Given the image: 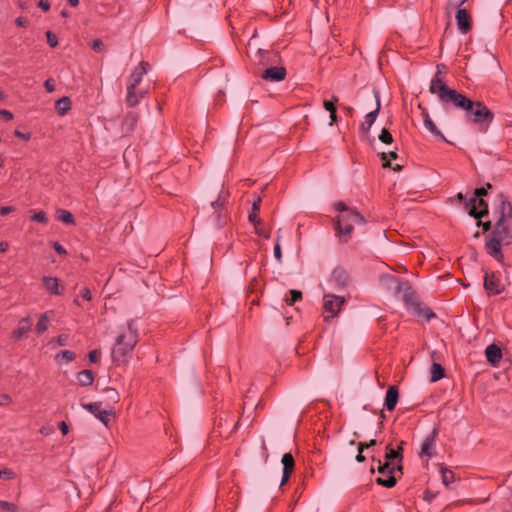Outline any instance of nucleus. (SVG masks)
<instances>
[{"label": "nucleus", "instance_id": "obj_50", "mask_svg": "<svg viewBox=\"0 0 512 512\" xmlns=\"http://www.w3.org/2000/svg\"><path fill=\"white\" fill-rule=\"evenodd\" d=\"M100 357V352L98 350H93L89 353L88 358L90 362H97Z\"/></svg>", "mask_w": 512, "mask_h": 512}, {"label": "nucleus", "instance_id": "obj_8", "mask_svg": "<svg viewBox=\"0 0 512 512\" xmlns=\"http://www.w3.org/2000/svg\"><path fill=\"white\" fill-rule=\"evenodd\" d=\"M386 453V462L382 464L379 462L378 471L381 474H384L386 470H389V473H394L396 470H400L401 466L396 463V460L401 458L399 452L391 447H387Z\"/></svg>", "mask_w": 512, "mask_h": 512}, {"label": "nucleus", "instance_id": "obj_40", "mask_svg": "<svg viewBox=\"0 0 512 512\" xmlns=\"http://www.w3.org/2000/svg\"><path fill=\"white\" fill-rule=\"evenodd\" d=\"M289 294H290V298H286V300H285L288 305H293L296 301H298L302 297V293L298 290H290Z\"/></svg>", "mask_w": 512, "mask_h": 512}, {"label": "nucleus", "instance_id": "obj_55", "mask_svg": "<svg viewBox=\"0 0 512 512\" xmlns=\"http://www.w3.org/2000/svg\"><path fill=\"white\" fill-rule=\"evenodd\" d=\"M14 134H15V136H17V137H19V138H21V139H23L25 141H28L31 138V134L30 133H23V132H21L19 130H15Z\"/></svg>", "mask_w": 512, "mask_h": 512}, {"label": "nucleus", "instance_id": "obj_29", "mask_svg": "<svg viewBox=\"0 0 512 512\" xmlns=\"http://www.w3.org/2000/svg\"><path fill=\"white\" fill-rule=\"evenodd\" d=\"M260 204H261V198L258 197L252 204L251 211L249 213V221L253 224H261L262 221L259 217V211H260Z\"/></svg>", "mask_w": 512, "mask_h": 512}, {"label": "nucleus", "instance_id": "obj_43", "mask_svg": "<svg viewBox=\"0 0 512 512\" xmlns=\"http://www.w3.org/2000/svg\"><path fill=\"white\" fill-rule=\"evenodd\" d=\"M254 225V228H255V232L259 235V236H262L264 238H270V230L269 229H264L262 227V223L261 224H253Z\"/></svg>", "mask_w": 512, "mask_h": 512}, {"label": "nucleus", "instance_id": "obj_18", "mask_svg": "<svg viewBox=\"0 0 512 512\" xmlns=\"http://www.w3.org/2000/svg\"><path fill=\"white\" fill-rule=\"evenodd\" d=\"M422 116H423V123H424V127L435 137L437 138H440L444 141L447 142V139L445 138V136L443 135V133L438 129V127L436 126V124L434 123V121L431 119L430 115L428 114V112H423L422 113Z\"/></svg>", "mask_w": 512, "mask_h": 512}, {"label": "nucleus", "instance_id": "obj_62", "mask_svg": "<svg viewBox=\"0 0 512 512\" xmlns=\"http://www.w3.org/2000/svg\"><path fill=\"white\" fill-rule=\"evenodd\" d=\"M466 1L467 0H451V4L459 9Z\"/></svg>", "mask_w": 512, "mask_h": 512}, {"label": "nucleus", "instance_id": "obj_35", "mask_svg": "<svg viewBox=\"0 0 512 512\" xmlns=\"http://www.w3.org/2000/svg\"><path fill=\"white\" fill-rule=\"evenodd\" d=\"M57 218L66 223V224H74V217L73 215L67 211V210H64V209H59L57 211Z\"/></svg>", "mask_w": 512, "mask_h": 512}, {"label": "nucleus", "instance_id": "obj_58", "mask_svg": "<svg viewBox=\"0 0 512 512\" xmlns=\"http://www.w3.org/2000/svg\"><path fill=\"white\" fill-rule=\"evenodd\" d=\"M44 86L48 92H53L55 90V85L51 79L46 80Z\"/></svg>", "mask_w": 512, "mask_h": 512}, {"label": "nucleus", "instance_id": "obj_5", "mask_svg": "<svg viewBox=\"0 0 512 512\" xmlns=\"http://www.w3.org/2000/svg\"><path fill=\"white\" fill-rule=\"evenodd\" d=\"M346 300L343 296H337L334 294H325L323 296V314L324 319L329 320L331 318L336 317Z\"/></svg>", "mask_w": 512, "mask_h": 512}, {"label": "nucleus", "instance_id": "obj_16", "mask_svg": "<svg viewBox=\"0 0 512 512\" xmlns=\"http://www.w3.org/2000/svg\"><path fill=\"white\" fill-rule=\"evenodd\" d=\"M437 430L434 429L430 435H428L422 445H421V456H427L428 458L433 457V449L435 446V440H436Z\"/></svg>", "mask_w": 512, "mask_h": 512}, {"label": "nucleus", "instance_id": "obj_36", "mask_svg": "<svg viewBox=\"0 0 512 512\" xmlns=\"http://www.w3.org/2000/svg\"><path fill=\"white\" fill-rule=\"evenodd\" d=\"M381 157H382V160L384 161V163H383L384 167H391L393 170H400L401 169L400 165H396V166L392 167L391 164H390V161L387 160V157H389L391 159H396L397 158L396 151H390L388 154L383 152L381 154Z\"/></svg>", "mask_w": 512, "mask_h": 512}, {"label": "nucleus", "instance_id": "obj_21", "mask_svg": "<svg viewBox=\"0 0 512 512\" xmlns=\"http://www.w3.org/2000/svg\"><path fill=\"white\" fill-rule=\"evenodd\" d=\"M53 316H54L53 310H49V311L42 313L39 316V319H38L36 327H35L36 333L42 334L43 332H45L48 329L50 321L53 318Z\"/></svg>", "mask_w": 512, "mask_h": 512}, {"label": "nucleus", "instance_id": "obj_7", "mask_svg": "<svg viewBox=\"0 0 512 512\" xmlns=\"http://www.w3.org/2000/svg\"><path fill=\"white\" fill-rule=\"evenodd\" d=\"M471 112L473 123H483V122H492L494 119L493 112L487 108V106L483 102H474V107Z\"/></svg>", "mask_w": 512, "mask_h": 512}, {"label": "nucleus", "instance_id": "obj_61", "mask_svg": "<svg viewBox=\"0 0 512 512\" xmlns=\"http://www.w3.org/2000/svg\"><path fill=\"white\" fill-rule=\"evenodd\" d=\"M486 193H487V190L484 187L478 188V189L475 190V196L474 197L479 198L480 196H483Z\"/></svg>", "mask_w": 512, "mask_h": 512}, {"label": "nucleus", "instance_id": "obj_34", "mask_svg": "<svg viewBox=\"0 0 512 512\" xmlns=\"http://www.w3.org/2000/svg\"><path fill=\"white\" fill-rule=\"evenodd\" d=\"M110 416H114V410L112 408L110 409H105V410H102L98 413V415L96 416V418L98 420H100L106 427L109 426V417Z\"/></svg>", "mask_w": 512, "mask_h": 512}, {"label": "nucleus", "instance_id": "obj_17", "mask_svg": "<svg viewBox=\"0 0 512 512\" xmlns=\"http://www.w3.org/2000/svg\"><path fill=\"white\" fill-rule=\"evenodd\" d=\"M31 330V319L30 317L22 318L17 328L13 331L12 336L15 340H20L25 337Z\"/></svg>", "mask_w": 512, "mask_h": 512}, {"label": "nucleus", "instance_id": "obj_20", "mask_svg": "<svg viewBox=\"0 0 512 512\" xmlns=\"http://www.w3.org/2000/svg\"><path fill=\"white\" fill-rule=\"evenodd\" d=\"M399 393L396 386H390L386 392L384 406L388 411H392L398 402Z\"/></svg>", "mask_w": 512, "mask_h": 512}, {"label": "nucleus", "instance_id": "obj_39", "mask_svg": "<svg viewBox=\"0 0 512 512\" xmlns=\"http://www.w3.org/2000/svg\"><path fill=\"white\" fill-rule=\"evenodd\" d=\"M81 406L89 411L91 414H93L95 417L98 415V413L101 411V404L98 402L94 403H82Z\"/></svg>", "mask_w": 512, "mask_h": 512}, {"label": "nucleus", "instance_id": "obj_44", "mask_svg": "<svg viewBox=\"0 0 512 512\" xmlns=\"http://www.w3.org/2000/svg\"><path fill=\"white\" fill-rule=\"evenodd\" d=\"M47 43L50 47H56L58 45V39L55 34L51 31L46 32Z\"/></svg>", "mask_w": 512, "mask_h": 512}, {"label": "nucleus", "instance_id": "obj_51", "mask_svg": "<svg viewBox=\"0 0 512 512\" xmlns=\"http://www.w3.org/2000/svg\"><path fill=\"white\" fill-rule=\"evenodd\" d=\"M364 449H365L364 444L363 443H359V445H358V455L356 456V460L358 462H362L365 459L363 454H362Z\"/></svg>", "mask_w": 512, "mask_h": 512}, {"label": "nucleus", "instance_id": "obj_12", "mask_svg": "<svg viewBox=\"0 0 512 512\" xmlns=\"http://www.w3.org/2000/svg\"><path fill=\"white\" fill-rule=\"evenodd\" d=\"M468 205L471 206L469 214L476 219H480L488 213L487 204L480 198L473 197Z\"/></svg>", "mask_w": 512, "mask_h": 512}, {"label": "nucleus", "instance_id": "obj_14", "mask_svg": "<svg viewBox=\"0 0 512 512\" xmlns=\"http://www.w3.org/2000/svg\"><path fill=\"white\" fill-rule=\"evenodd\" d=\"M456 23L461 33L466 34L471 29V16L466 9L459 8L456 11Z\"/></svg>", "mask_w": 512, "mask_h": 512}, {"label": "nucleus", "instance_id": "obj_9", "mask_svg": "<svg viewBox=\"0 0 512 512\" xmlns=\"http://www.w3.org/2000/svg\"><path fill=\"white\" fill-rule=\"evenodd\" d=\"M148 63L147 62H140L131 73L129 79H128V85L127 90H133L138 87V85L141 83L143 76L148 71Z\"/></svg>", "mask_w": 512, "mask_h": 512}, {"label": "nucleus", "instance_id": "obj_25", "mask_svg": "<svg viewBox=\"0 0 512 512\" xmlns=\"http://www.w3.org/2000/svg\"><path fill=\"white\" fill-rule=\"evenodd\" d=\"M485 354H486L487 360L493 364L499 362L500 359L502 358V353H501L500 348H498L496 345H493V344L489 345L486 348Z\"/></svg>", "mask_w": 512, "mask_h": 512}, {"label": "nucleus", "instance_id": "obj_2", "mask_svg": "<svg viewBox=\"0 0 512 512\" xmlns=\"http://www.w3.org/2000/svg\"><path fill=\"white\" fill-rule=\"evenodd\" d=\"M335 210L338 212L336 217V230L343 241H347L354 227L365 224L364 217L352 207L347 206L343 202L334 204Z\"/></svg>", "mask_w": 512, "mask_h": 512}, {"label": "nucleus", "instance_id": "obj_19", "mask_svg": "<svg viewBox=\"0 0 512 512\" xmlns=\"http://www.w3.org/2000/svg\"><path fill=\"white\" fill-rule=\"evenodd\" d=\"M44 288L53 294L60 295L62 293V288L60 285V280L56 277L45 276L42 279Z\"/></svg>", "mask_w": 512, "mask_h": 512}, {"label": "nucleus", "instance_id": "obj_60", "mask_svg": "<svg viewBox=\"0 0 512 512\" xmlns=\"http://www.w3.org/2000/svg\"><path fill=\"white\" fill-rule=\"evenodd\" d=\"M15 23L20 27H26L28 25V20L25 17H18L16 18Z\"/></svg>", "mask_w": 512, "mask_h": 512}, {"label": "nucleus", "instance_id": "obj_10", "mask_svg": "<svg viewBox=\"0 0 512 512\" xmlns=\"http://www.w3.org/2000/svg\"><path fill=\"white\" fill-rule=\"evenodd\" d=\"M374 95L376 98V108H375V110L369 112L365 116L364 121L360 125V132L363 135H367L369 133V130L372 127V125L374 124V122L378 116L379 110H380L381 104H380V98H379L378 92L374 91Z\"/></svg>", "mask_w": 512, "mask_h": 512}, {"label": "nucleus", "instance_id": "obj_24", "mask_svg": "<svg viewBox=\"0 0 512 512\" xmlns=\"http://www.w3.org/2000/svg\"><path fill=\"white\" fill-rule=\"evenodd\" d=\"M71 107V100L69 97L66 96L58 99L55 103V108L60 116H64L65 114H67L68 111H70Z\"/></svg>", "mask_w": 512, "mask_h": 512}, {"label": "nucleus", "instance_id": "obj_3", "mask_svg": "<svg viewBox=\"0 0 512 512\" xmlns=\"http://www.w3.org/2000/svg\"><path fill=\"white\" fill-rule=\"evenodd\" d=\"M137 333L133 327V323L129 322L127 329L119 334L116 338L115 345L112 349V359L117 364L126 363L137 344Z\"/></svg>", "mask_w": 512, "mask_h": 512}, {"label": "nucleus", "instance_id": "obj_15", "mask_svg": "<svg viewBox=\"0 0 512 512\" xmlns=\"http://www.w3.org/2000/svg\"><path fill=\"white\" fill-rule=\"evenodd\" d=\"M282 465H283V475H282V480H281V486H283L284 484H286L294 470V458L292 456L291 453H285L283 456H282Z\"/></svg>", "mask_w": 512, "mask_h": 512}, {"label": "nucleus", "instance_id": "obj_48", "mask_svg": "<svg viewBox=\"0 0 512 512\" xmlns=\"http://www.w3.org/2000/svg\"><path fill=\"white\" fill-rule=\"evenodd\" d=\"M12 402L11 397L8 394H1L0 395V405L1 406H7Z\"/></svg>", "mask_w": 512, "mask_h": 512}, {"label": "nucleus", "instance_id": "obj_4", "mask_svg": "<svg viewBox=\"0 0 512 512\" xmlns=\"http://www.w3.org/2000/svg\"><path fill=\"white\" fill-rule=\"evenodd\" d=\"M248 54L255 63L263 66L275 63L277 58V55L263 51L256 37H252L248 42Z\"/></svg>", "mask_w": 512, "mask_h": 512}, {"label": "nucleus", "instance_id": "obj_47", "mask_svg": "<svg viewBox=\"0 0 512 512\" xmlns=\"http://www.w3.org/2000/svg\"><path fill=\"white\" fill-rule=\"evenodd\" d=\"M136 120L137 119L133 114L127 116L124 122V125L128 126L127 130H131L133 128L134 124L136 123Z\"/></svg>", "mask_w": 512, "mask_h": 512}, {"label": "nucleus", "instance_id": "obj_52", "mask_svg": "<svg viewBox=\"0 0 512 512\" xmlns=\"http://www.w3.org/2000/svg\"><path fill=\"white\" fill-rule=\"evenodd\" d=\"M0 116H1L4 120H6V121H10V120H12V119H13V114H12L10 111L5 110V109H1V110H0Z\"/></svg>", "mask_w": 512, "mask_h": 512}, {"label": "nucleus", "instance_id": "obj_64", "mask_svg": "<svg viewBox=\"0 0 512 512\" xmlns=\"http://www.w3.org/2000/svg\"><path fill=\"white\" fill-rule=\"evenodd\" d=\"M330 125L334 124L337 121L336 109L330 112Z\"/></svg>", "mask_w": 512, "mask_h": 512}, {"label": "nucleus", "instance_id": "obj_28", "mask_svg": "<svg viewBox=\"0 0 512 512\" xmlns=\"http://www.w3.org/2000/svg\"><path fill=\"white\" fill-rule=\"evenodd\" d=\"M76 377L80 386H90L94 381V374L91 370H82Z\"/></svg>", "mask_w": 512, "mask_h": 512}, {"label": "nucleus", "instance_id": "obj_33", "mask_svg": "<svg viewBox=\"0 0 512 512\" xmlns=\"http://www.w3.org/2000/svg\"><path fill=\"white\" fill-rule=\"evenodd\" d=\"M440 472H441L442 482L446 487H448L451 483H453L455 481V475L451 470L442 466L440 469Z\"/></svg>", "mask_w": 512, "mask_h": 512}, {"label": "nucleus", "instance_id": "obj_42", "mask_svg": "<svg viewBox=\"0 0 512 512\" xmlns=\"http://www.w3.org/2000/svg\"><path fill=\"white\" fill-rule=\"evenodd\" d=\"M379 140L385 144H391L393 141L392 135L387 129H383L379 135Z\"/></svg>", "mask_w": 512, "mask_h": 512}, {"label": "nucleus", "instance_id": "obj_56", "mask_svg": "<svg viewBox=\"0 0 512 512\" xmlns=\"http://www.w3.org/2000/svg\"><path fill=\"white\" fill-rule=\"evenodd\" d=\"M81 297L87 301H90L92 298L90 290L88 288H83L81 290Z\"/></svg>", "mask_w": 512, "mask_h": 512}, {"label": "nucleus", "instance_id": "obj_59", "mask_svg": "<svg viewBox=\"0 0 512 512\" xmlns=\"http://www.w3.org/2000/svg\"><path fill=\"white\" fill-rule=\"evenodd\" d=\"M38 6L44 11H48L50 9V3L48 0H40L38 2Z\"/></svg>", "mask_w": 512, "mask_h": 512}, {"label": "nucleus", "instance_id": "obj_30", "mask_svg": "<svg viewBox=\"0 0 512 512\" xmlns=\"http://www.w3.org/2000/svg\"><path fill=\"white\" fill-rule=\"evenodd\" d=\"M502 245H504V242L500 241L493 235L492 238L487 242L489 253L494 257H497L500 254Z\"/></svg>", "mask_w": 512, "mask_h": 512}, {"label": "nucleus", "instance_id": "obj_37", "mask_svg": "<svg viewBox=\"0 0 512 512\" xmlns=\"http://www.w3.org/2000/svg\"><path fill=\"white\" fill-rule=\"evenodd\" d=\"M31 220L34 222L46 224L48 222V217L43 211H30Z\"/></svg>", "mask_w": 512, "mask_h": 512}, {"label": "nucleus", "instance_id": "obj_45", "mask_svg": "<svg viewBox=\"0 0 512 512\" xmlns=\"http://www.w3.org/2000/svg\"><path fill=\"white\" fill-rule=\"evenodd\" d=\"M280 237H277V242L274 246V257L276 260L280 263L282 261V252H281V246H280Z\"/></svg>", "mask_w": 512, "mask_h": 512}, {"label": "nucleus", "instance_id": "obj_32", "mask_svg": "<svg viewBox=\"0 0 512 512\" xmlns=\"http://www.w3.org/2000/svg\"><path fill=\"white\" fill-rule=\"evenodd\" d=\"M444 377V369L439 363H433L430 370L431 382H436Z\"/></svg>", "mask_w": 512, "mask_h": 512}, {"label": "nucleus", "instance_id": "obj_13", "mask_svg": "<svg viewBox=\"0 0 512 512\" xmlns=\"http://www.w3.org/2000/svg\"><path fill=\"white\" fill-rule=\"evenodd\" d=\"M484 287L489 294H499L504 290V284L495 274H486L484 279Z\"/></svg>", "mask_w": 512, "mask_h": 512}, {"label": "nucleus", "instance_id": "obj_22", "mask_svg": "<svg viewBox=\"0 0 512 512\" xmlns=\"http://www.w3.org/2000/svg\"><path fill=\"white\" fill-rule=\"evenodd\" d=\"M497 201L499 203L497 213L505 219H507V217L512 218V205L506 200L504 195L500 194L497 197Z\"/></svg>", "mask_w": 512, "mask_h": 512}, {"label": "nucleus", "instance_id": "obj_49", "mask_svg": "<svg viewBox=\"0 0 512 512\" xmlns=\"http://www.w3.org/2000/svg\"><path fill=\"white\" fill-rule=\"evenodd\" d=\"M337 101H338V99H337V98H335V100H334V101H328V100L324 101V103H323L324 108H325L327 111H329V112H331V111L335 110V109H336V108H335V102H337Z\"/></svg>", "mask_w": 512, "mask_h": 512}, {"label": "nucleus", "instance_id": "obj_23", "mask_svg": "<svg viewBox=\"0 0 512 512\" xmlns=\"http://www.w3.org/2000/svg\"><path fill=\"white\" fill-rule=\"evenodd\" d=\"M146 90L136 89L127 90L126 102L129 106L133 107L139 103V100L146 94Z\"/></svg>", "mask_w": 512, "mask_h": 512}, {"label": "nucleus", "instance_id": "obj_57", "mask_svg": "<svg viewBox=\"0 0 512 512\" xmlns=\"http://www.w3.org/2000/svg\"><path fill=\"white\" fill-rule=\"evenodd\" d=\"M15 208L13 206H4L0 207V215H7L11 212H13Z\"/></svg>", "mask_w": 512, "mask_h": 512}, {"label": "nucleus", "instance_id": "obj_38", "mask_svg": "<svg viewBox=\"0 0 512 512\" xmlns=\"http://www.w3.org/2000/svg\"><path fill=\"white\" fill-rule=\"evenodd\" d=\"M68 342V335L60 334L56 338L52 339L49 342V346L51 348H56L57 346H65Z\"/></svg>", "mask_w": 512, "mask_h": 512}, {"label": "nucleus", "instance_id": "obj_26", "mask_svg": "<svg viewBox=\"0 0 512 512\" xmlns=\"http://www.w3.org/2000/svg\"><path fill=\"white\" fill-rule=\"evenodd\" d=\"M381 281L387 288L394 290L395 293L401 291L402 283L393 275H385L382 277Z\"/></svg>", "mask_w": 512, "mask_h": 512}, {"label": "nucleus", "instance_id": "obj_1", "mask_svg": "<svg viewBox=\"0 0 512 512\" xmlns=\"http://www.w3.org/2000/svg\"><path fill=\"white\" fill-rule=\"evenodd\" d=\"M429 91L435 94L443 104H452L454 107L464 111L472 110L474 107L473 101L457 90L448 87L438 75L431 80Z\"/></svg>", "mask_w": 512, "mask_h": 512}, {"label": "nucleus", "instance_id": "obj_11", "mask_svg": "<svg viewBox=\"0 0 512 512\" xmlns=\"http://www.w3.org/2000/svg\"><path fill=\"white\" fill-rule=\"evenodd\" d=\"M286 77V69L283 66H271L261 73V78L270 82H279Z\"/></svg>", "mask_w": 512, "mask_h": 512}, {"label": "nucleus", "instance_id": "obj_27", "mask_svg": "<svg viewBox=\"0 0 512 512\" xmlns=\"http://www.w3.org/2000/svg\"><path fill=\"white\" fill-rule=\"evenodd\" d=\"M54 358L58 365H63L72 362L76 358V354L70 350H63L57 353Z\"/></svg>", "mask_w": 512, "mask_h": 512}, {"label": "nucleus", "instance_id": "obj_41", "mask_svg": "<svg viewBox=\"0 0 512 512\" xmlns=\"http://www.w3.org/2000/svg\"><path fill=\"white\" fill-rule=\"evenodd\" d=\"M0 510L5 512H16L17 507L11 502L0 500Z\"/></svg>", "mask_w": 512, "mask_h": 512}, {"label": "nucleus", "instance_id": "obj_63", "mask_svg": "<svg viewBox=\"0 0 512 512\" xmlns=\"http://www.w3.org/2000/svg\"><path fill=\"white\" fill-rule=\"evenodd\" d=\"M60 430L62 432V434L66 435L68 433V425L65 423V422H61L60 423Z\"/></svg>", "mask_w": 512, "mask_h": 512}, {"label": "nucleus", "instance_id": "obj_31", "mask_svg": "<svg viewBox=\"0 0 512 512\" xmlns=\"http://www.w3.org/2000/svg\"><path fill=\"white\" fill-rule=\"evenodd\" d=\"M377 483L387 488H391L396 484V479L393 476V473H389V470H386V472L382 474V477L377 479Z\"/></svg>", "mask_w": 512, "mask_h": 512}, {"label": "nucleus", "instance_id": "obj_46", "mask_svg": "<svg viewBox=\"0 0 512 512\" xmlns=\"http://www.w3.org/2000/svg\"><path fill=\"white\" fill-rule=\"evenodd\" d=\"M15 477V473L11 470L4 469L0 470V479L9 480Z\"/></svg>", "mask_w": 512, "mask_h": 512}, {"label": "nucleus", "instance_id": "obj_6", "mask_svg": "<svg viewBox=\"0 0 512 512\" xmlns=\"http://www.w3.org/2000/svg\"><path fill=\"white\" fill-rule=\"evenodd\" d=\"M492 235L504 242V245H508L512 242V228L507 222V219L499 215Z\"/></svg>", "mask_w": 512, "mask_h": 512}, {"label": "nucleus", "instance_id": "obj_53", "mask_svg": "<svg viewBox=\"0 0 512 512\" xmlns=\"http://www.w3.org/2000/svg\"><path fill=\"white\" fill-rule=\"evenodd\" d=\"M103 46V43L100 39H95L91 42V48L95 51H100Z\"/></svg>", "mask_w": 512, "mask_h": 512}, {"label": "nucleus", "instance_id": "obj_54", "mask_svg": "<svg viewBox=\"0 0 512 512\" xmlns=\"http://www.w3.org/2000/svg\"><path fill=\"white\" fill-rule=\"evenodd\" d=\"M53 248L55 249V251L61 255H65L67 252H66V249L61 245L59 244L58 242H54L53 243Z\"/></svg>", "mask_w": 512, "mask_h": 512}]
</instances>
